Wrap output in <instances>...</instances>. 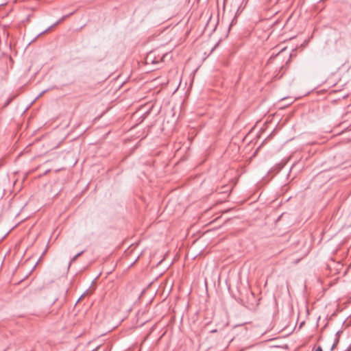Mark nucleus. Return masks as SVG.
Returning a JSON list of instances; mask_svg holds the SVG:
<instances>
[{
  "mask_svg": "<svg viewBox=\"0 0 351 351\" xmlns=\"http://www.w3.org/2000/svg\"><path fill=\"white\" fill-rule=\"evenodd\" d=\"M339 342V332H337L335 335V337L333 341V343L332 344L330 347V351H333L337 346L338 343Z\"/></svg>",
  "mask_w": 351,
  "mask_h": 351,
  "instance_id": "1",
  "label": "nucleus"
},
{
  "mask_svg": "<svg viewBox=\"0 0 351 351\" xmlns=\"http://www.w3.org/2000/svg\"><path fill=\"white\" fill-rule=\"evenodd\" d=\"M84 251H82V252H79L78 254H77L75 256H74L72 258V259H71V263H71L72 262L75 261H76V259H77L79 256H80L84 253Z\"/></svg>",
  "mask_w": 351,
  "mask_h": 351,
  "instance_id": "2",
  "label": "nucleus"
},
{
  "mask_svg": "<svg viewBox=\"0 0 351 351\" xmlns=\"http://www.w3.org/2000/svg\"><path fill=\"white\" fill-rule=\"evenodd\" d=\"M73 14V12L72 13H70L67 15H65V16H63L56 24H58L61 21H63L64 20H65L66 18H68L69 16H71L72 14Z\"/></svg>",
  "mask_w": 351,
  "mask_h": 351,
  "instance_id": "3",
  "label": "nucleus"
},
{
  "mask_svg": "<svg viewBox=\"0 0 351 351\" xmlns=\"http://www.w3.org/2000/svg\"><path fill=\"white\" fill-rule=\"evenodd\" d=\"M315 351H323L322 346H319L316 348Z\"/></svg>",
  "mask_w": 351,
  "mask_h": 351,
  "instance_id": "4",
  "label": "nucleus"
},
{
  "mask_svg": "<svg viewBox=\"0 0 351 351\" xmlns=\"http://www.w3.org/2000/svg\"><path fill=\"white\" fill-rule=\"evenodd\" d=\"M45 92H46V90L43 91V92L40 94V95H39V96L43 95Z\"/></svg>",
  "mask_w": 351,
  "mask_h": 351,
  "instance_id": "5",
  "label": "nucleus"
},
{
  "mask_svg": "<svg viewBox=\"0 0 351 351\" xmlns=\"http://www.w3.org/2000/svg\"><path fill=\"white\" fill-rule=\"evenodd\" d=\"M150 56H151V53H149V54L148 55V57H147V60H148V59L149 58V57H150Z\"/></svg>",
  "mask_w": 351,
  "mask_h": 351,
  "instance_id": "6",
  "label": "nucleus"
}]
</instances>
